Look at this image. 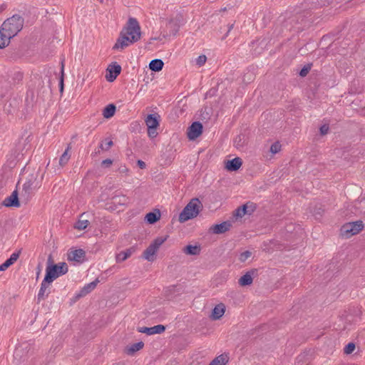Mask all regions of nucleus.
Returning a JSON list of instances; mask_svg holds the SVG:
<instances>
[{
  "label": "nucleus",
  "mask_w": 365,
  "mask_h": 365,
  "mask_svg": "<svg viewBox=\"0 0 365 365\" xmlns=\"http://www.w3.org/2000/svg\"><path fill=\"white\" fill-rule=\"evenodd\" d=\"M113 145V142L112 140H106V142L105 143V145L103 144H101L100 145V148L103 150H108L110 149V148Z\"/></svg>",
  "instance_id": "obj_40"
},
{
  "label": "nucleus",
  "mask_w": 365,
  "mask_h": 365,
  "mask_svg": "<svg viewBox=\"0 0 365 365\" xmlns=\"http://www.w3.org/2000/svg\"><path fill=\"white\" fill-rule=\"evenodd\" d=\"M89 225V222L87 220H79L75 225L74 227L79 230H85Z\"/></svg>",
  "instance_id": "obj_33"
},
{
  "label": "nucleus",
  "mask_w": 365,
  "mask_h": 365,
  "mask_svg": "<svg viewBox=\"0 0 365 365\" xmlns=\"http://www.w3.org/2000/svg\"><path fill=\"white\" fill-rule=\"evenodd\" d=\"M143 346L144 343L143 341L135 343L129 347V349H128V354L132 355L135 352L140 350Z\"/></svg>",
  "instance_id": "obj_32"
},
{
  "label": "nucleus",
  "mask_w": 365,
  "mask_h": 365,
  "mask_svg": "<svg viewBox=\"0 0 365 365\" xmlns=\"http://www.w3.org/2000/svg\"><path fill=\"white\" fill-rule=\"evenodd\" d=\"M281 149V145L279 142L274 143L270 147V152L273 154L277 153Z\"/></svg>",
  "instance_id": "obj_37"
},
{
  "label": "nucleus",
  "mask_w": 365,
  "mask_h": 365,
  "mask_svg": "<svg viewBox=\"0 0 365 365\" xmlns=\"http://www.w3.org/2000/svg\"><path fill=\"white\" fill-rule=\"evenodd\" d=\"M242 138L241 135H238L235 140V146L239 148L243 146V142H242Z\"/></svg>",
  "instance_id": "obj_42"
},
{
  "label": "nucleus",
  "mask_w": 365,
  "mask_h": 365,
  "mask_svg": "<svg viewBox=\"0 0 365 365\" xmlns=\"http://www.w3.org/2000/svg\"><path fill=\"white\" fill-rule=\"evenodd\" d=\"M3 205L8 207H19L20 202L18 191L16 190L13 191L10 196L6 197L3 201Z\"/></svg>",
  "instance_id": "obj_15"
},
{
  "label": "nucleus",
  "mask_w": 365,
  "mask_h": 365,
  "mask_svg": "<svg viewBox=\"0 0 365 365\" xmlns=\"http://www.w3.org/2000/svg\"><path fill=\"white\" fill-rule=\"evenodd\" d=\"M63 68H64V66H63V64L62 63V66H61V77H60V79H59V91L61 93H62L63 91V87H64V83H63Z\"/></svg>",
  "instance_id": "obj_38"
},
{
  "label": "nucleus",
  "mask_w": 365,
  "mask_h": 365,
  "mask_svg": "<svg viewBox=\"0 0 365 365\" xmlns=\"http://www.w3.org/2000/svg\"><path fill=\"white\" fill-rule=\"evenodd\" d=\"M116 107L113 103L106 106L103 110V115L105 118H110L115 115Z\"/></svg>",
  "instance_id": "obj_27"
},
{
  "label": "nucleus",
  "mask_w": 365,
  "mask_h": 365,
  "mask_svg": "<svg viewBox=\"0 0 365 365\" xmlns=\"http://www.w3.org/2000/svg\"><path fill=\"white\" fill-rule=\"evenodd\" d=\"M107 71L108 73L106 75V80L108 82H113L120 73L121 66L118 65L117 63H113L108 66Z\"/></svg>",
  "instance_id": "obj_12"
},
{
  "label": "nucleus",
  "mask_w": 365,
  "mask_h": 365,
  "mask_svg": "<svg viewBox=\"0 0 365 365\" xmlns=\"http://www.w3.org/2000/svg\"><path fill=\"white\" fill-rule=\"evenodd\" d=\"M364 228V223L361 220L347 222L341 229V235L349 238L358 234Z\"/></svg>",
  "instance_id": "obj_8"
},
{
  "label": "nucleus",
  "mask_w": 365,
  "mask_h": 365,
  "mask_svg": "<svg viewBox=\"0 0 365 365\" xmlns=\"http://www.w3.org/2000/svg\"><path fill=\"white\" fill-rule=\"evenodd\" d=\"M126 171H128V169H127L126 168H124L121 170V172H126Z\"/></svg>",
  "instance_id": "obj_51"
},
{
  "label": "nucleus",
  "mask_w": 365,
  "mask_h": 365,
  "mask_svg": "<svg viewBox=\"0 0 365 365\" xmlns=\"http://www.w3.org/2000/svg\"><path fill=\"white\" fill-rule=\"evenodd\" d=\"M160 116L158 113L149 114L145 119L148 128L157 129L160 125Z\"/></svg>",
  "instance_id": "obj_18"
},
{
  "label": "nucleus",
  "mask_w": 365,
  "mask_h": 365,
  "mask_svg": "<svg viewBox=\"0 0 365 365\" xmlns=\"http://www.w3.org/2000/svg\"><path fill=\"white\" fill-rule=\"evenodd\" d=\"M24 24V19L19 14H14L4 21L1 30L13 38L23 29Z\"/></svg>",
  "instance_id": "obj_4"
},
{
  "label": "nucleus",
  "mask_w": 365,
  "mask_h": 365,
  "mask_svg": "<svg viewBox=\"0 0 365 365\" xmlns=\"http://www.w3.org/2000/svg\"><path fill=\"white\" fill-rule=\"evenodd\" d=\"M136 251L135 247H131L124 251L120 252L118 253L116 257V262H122L125 260H126L128 257H130Z\"/></svg>",
  "instance_id": "obj_22"
},
{
  "label": "nucleus",
  "mask_w": 365,
  "mask_h": 365,
  "mask_svg": "<svg viewBox=\"0 0 365 365\" xmlns=\"http://www.w3.org/2000/svg\"><path fill=\"white\" fill-rule=\"evenodd\" d=\"M162 39H163V38H161L160 36H159V37H155V38H150V41H149L148 44H150V43H152V42H151L152 41H154V40H162Z\"/></svg>",
  "instance_id": "obj_47"
},
{
  "label": "nucleus",
  "mask_w": 365,
  "mask_h": 365,
  "mask_svg": "<svg viewBox=\"0 0 365 365\" xmlns=\"http://www.w3.org/2000/svg\"><path fill=\"white\" fill-rule=\"evenodd\" d=\"M140 26L138 21L136 19L130 17L128 19L126 26L120 31L113 49H124L140 40Z\"/></svg>",
  "instance_id": "obj_1"
},
{
  "label": "nucleus",
  "mask_w": 365,
  "mask_h": 365,
  "mask_svg": "<svg viewBox=\"0 0 365 365\" xmlns=\"http://www.w3.org/2000/svg\"><path fill=\"white\" fill-rule=\"evenodd\" d=\"M68 265L66 262H59L53 264L52 256L50 255L47 260V266L46 268L45 278L53 282L58 277L62 276L68 272Z\"/></svg>",
  "instance_id": "obj_3"
},
{
  "label": "nucleus",
  "mask_w": 365,
  "mask_h": 365,
  "mask_svg": "<svg viewBox=\"0 0 365 365\" xmlns=\"http://www.w3.org/2000/svg\"><path fill=\"white\" fill-rule=\"evenodd\" d=\"M12 37H10L8 33L4 32L1 29L0 31V48H4L6 46L9 45L10 42V39Z\"/></svg>",
  "instance_id": "obj_29"
},
{
  "label": "nucleus",
  "mask_w": 365,
  "mask_h": 365,
  "mask_svg": "<svg viewBox=\"0 0 365 365\" xmlns=\"http://www.w3.org/2000/svg\"><path fill=\"white\" fill-rule=\"evenodd\" d=\"M242 165V160L240 158L236 157L232 160H229L225 163V168L228 171H237Z\"/></svg>",
  "instance_id": "obj_20"
},
{
  "label": "nucleus",
  "mask_w": 365,
  "mask_h": 365,
  "mask_svg": "<svg viewBox=\"0 0 365 365\" xmlns=\"http://www.w3.org/2000/svg\"><path fill=\"white\" fill-rule=\"evenodd\" d=\"M308 11L297 12L294 15L289 16L284 21L283 26L287 30H294L297 32L303 31L307 26Z\"/></svg>",
  "instance_id": "obj_2"
},
{
  "label": "nucleus",
  "mask_w": 365,
  "mask_h": 365,
  "mask_svg": "<svg viewBox=\"0 0 365 365\" xmlns=\"http://www.w3.org/2000/svg\"><path fill=\"white\" fill-rule=\"evenodd\" d=\"M257 205L255 203L248 202L236 209L235 215L237 217H242L245 215H252L255 211Z\"/></svg>",
  "instance_id": "obj_10"
},
{
  "label": "nucleus",
  "mask_w": 365,
  "mask_h": 365,
  "mask_svg": "<svg viewBox=\"0 0 365 365\" xmlns=\"http://www.w3.org/2000/svg\"><path fill=\"white\" fill-rule=\"evenodd\" d=\"M252 255V252L249 250L242 252L239 257V260L241 262H245Z\"/></svg>",
  "instance_id": "obj_36"
},
{
  "label": "nucleus",
  "mask_w": 365,
  "mask_h": 365,
  "mask_svg": "<svg viewBox=\"0 0 365 365\" xmlns=\"http://www.w3.org/2000/svg\"><path fill=\"white\" fill-rule=\"evenodd\" d=\"M324 212V210L322 207L321 205L319 207H316L314 210V215L316 218H318L319 217L322 216Z\"/></svg>",
  "instance_id": "obj_41"
},
{
  "label": "nucleus",
  "mask_w": 365,
  "mask_h": 365,
  "mask_svg": "<svg viewBox=\"0 0 365 365\" xmlns=\"http://www.w3.org/2000/svg\"><path fill=\"white\" fill-rule=\"evenodd\" d=\"M138 332L153 335L155 334H161L165 331V327L162 324L155 325L152 327H143L138 328Z\"/></svg>",
  "instance_id": "obj_16"
},
{
  "label": "nucleus",
  "mask_w": 365,
  "mask_h": 365,
  "mask_svg": "<svg viewBox=\"0 0 365 365\" xmlns=\"http://www.w3.org/2000/svg\"><path fill=\"white\" fill-rule=\"evenodd\" d=\"M111 200L113 204L123 205L127 203L128 197L123 195H115L112 197Z\"/></svg>",
  "instance_id": "obj_30"
},
{
  "label": "nucleus",
  "mask_w": 365,
  "mask_h": 365,
  "mask_svg": "<svg viewBox=\"0 0 365 365\" xmlns=\"http://www.w3.org/2000/svg\"><path fill=\"white\" fill-rule=\"evenodd\" d=\"M329 129V128L328 125L324 124V125H322L319 129L321 135H324L327 134Z\"/></svg>",
  "instance_id": "obj_43"
},
{
  "label": "nucleus",
  "mask_w": 365,
  "mask_h": 365,
  "mask_svg": "<svg viewBox=\"0 0 365 365\" xmlns=\"http://www.w3.org/2000/svg\"><path fill=\"white\" fill-rule=\"evenodd\" d=\"M233 26H234V24L230 25L229 29H228V32H230L231 31V29H232Z\"/></svg>",
  "instance_id": "obj_49"
},
{
  "label": "nucleus",
  "mask_w": 365,
  "mask_h": 365,
  "mask_svg": "<svg viewBox=\"0 0 365 365\" xmlns=\"http://www.w3.org/2000/svg\"><path fill=\"white\" fill-rule=\"evenodd\" d=\"M228 361L227 355L221 354L215 357L209 365H225Z\"/></svg>",
  "instance_id": "obj_31"
},
{
  "label": "nucleus",
  "mask_w": 365,
  "mask_h": 365,
  "mask_svg": "<svg viewBox=\"0 0 365 365\" xmlns=\"http://www.w3.org/2000/svg\"><path fill=\"white\" fill-rule=\"evenodd\" d=\"M202 207V202L199 199H192L180 213L179 221L180 222H185L197 217Z\"/></svg>",
  "instance_id": "obj_5"
},
{
  "label": "nucleus",
  "mask_w": 365,
  "mask_h": 365,
  "mask_svg": "<svg viewBox=\"0 0 365 365\" xmlns=\"http://www.w3.org/2000/svg\"><path fill=\"white\" fill-rule=\"evenodd\" d=\"M356 348L355 344L353 342H349L348 344H346L344 349V352L346 354H351Z\"/></svg>",
  "instance_id": "obj_35"
},
{
  "label": "nucleus",
  "mask_w": 365,
  "mask_h": 365,
  "mask_svg": "<svg viewBox=\"0 0 365 365\" xmlns=\"http://www.w3.org/2000/svg\"><path fill=\"white\" fill-rule=\"evenodd\" d=\"M137 165H138V167L140 168V169H145L146 168V164L145 162H143V160H138L137 161Z\"/></svg>",
  "instance_id": "obj_46"
},
{
  "label": "nucleus",
  "mask_w": 365,
  "mask_h": 365,
  "mask_svg": "<svg viewBox=\"0 0 365 365\" xmlns=\"http://www.w3.org/2000/svg\"><path fill=\"white\" fill-rule=\"evenodd\" d=\"M312 66V63H308V64L304 66V67L300 70L299 75L301 77H305L310 71Z\"/></svg>",
  "instance_id": "obj_34"
},
{
  "label": "nucleus",
  "mask_w": 365,
  "mask_h": 365,
  "mask_svg": "<svg viewBox=\"0 0 365 365\" xmlns=\"http://www.w3.org/2000/svg\"><path fill=\"white\" fill-rule=\"evenodd\" d=\"M71 149V144H68L66 149L63 152V153L61 155L58 163L61 167H63L68 162V160L71 158V155L68 154V151Z\"/></svg>",
  "instance_id": "obj_28"
},
{
  "label": "nucleus",
  "mask_w": 365,
  "mask_h": 365,
  "mask_svg": "<svg viewBox=\"0 0 365 365\" xmlns=\"http://www.w3.org/2000/svg\"><path fill=\"white\" fill-rule=\"evenodd\" d=\"M86 259V252L82 249L72 250L68 253V260L83 263Z\"/></svg>",
  "instance_id": "obj_13"
},
{
  "label": "nucleus",
  "mask_w": 365,
  "mask_h": 365,
  "mask_svg": "<svg viewBox=\"0 0 365 365\" xmlns=\"http://www.w3.org/2000/svg\"><path fill=\"white\" fill-rule=\"evenodd\" d=\"M160 218V212L157 210L155 212H150L145 215V220L148 223L153 225L157 222Z\"/></svg>",
  "instance_id": "obj_24"
},
{
  "label": "nucleus",
  "mask_w": 365,
  "mask_h": 365,
  "mask_svg": "<svg viewBox=\"0 0 365 365\" xmlns=\"http://www.w3.org/2000/svg\"><path fill=\"white\" fill-rule=\"evenodd\" d=\"M257 274V269H252L250 271L247 272L244 275H242L238 281V283L242 287L249 286L252 284L253 277Z\"/></svg>",
  "instance_id": "obj_14"
},
{
  "label": "nucleus",
  "mask_w": 365,
  "mask_h": 365,
  "mask_svg": "<svg viewBox=\"0 0 365 365\" xmlns=\"http://www.w3.org/2000/svg\"><path fill=\"white\" fill-rule=\"evenodd\" d=\"M183 252L187 255H198L201 252V247L198 245H188L183 248Z\"/></svg>",
  "instance_id": "obj_25"
},
{
  "label": "nucleus",
  "mask_w": 365,
  "mask_h": 365,
  "mask_svg": "<svg viewBox=\"0 0 365 365\" xmlns=\"http://www.w3.org/2000/svg\"><path fill=\"white\" fill-rule=\"evenodd\" d=\"M51 282L49 280H46V278L44 277L43 280L42 281L41 284V287L38 291V295H37V301L38 303H39L41 301L46 299L48 294L51 293Z\"/></svg>",
  "instance_id": "obj_11"
},
{
  "label": "nucleus",
  "mask_w": 365,
  "mask_h": 365,
  "mask_svg": "<svg viewBox=\"0 0 365 365\" xmlns=\"http://www.w3.org/2000/svg\"><path fill=\"white\" fill-rule=\"evenodd\" d=\"M203 125L200 121L193 122L187 130V135L189 140H193L202 133Z\"/></svg>",
  "instance_id": "obj_9"
},
{
  "label": "nucleus",
  "mask_w": 365,
  "mask_h": 365,
  "mask_svg": "<svg viewBox=\"0 0 365 365\" xmlns=\"http://www.w3.org/2000/svg\"><path fill=\"white\" fill-rule=\"evenodd\" d=\"M113 163V160H110V159H106V160H103L101 163V165L102 166L105 167V168H108L110 167Z\"/></svg>",
  "instance_id": "obj_45"
},
{
  "label": "nucleus",
  "mask_w": 365,
  "mask_h": 365,
  "mask_svg": "<svg viewBox=\"0 0 365 365\" xmlns=\"http://www.w3.org/2000/svg\"><path fill=\"white\" fill-rule=\"evenodd\" d=\"M36 178L33 175H30L23 185L22 192L21 193V200L24 203H27L31 198L34 191L36 190Z\"/></svg>",
  "instance_id": "obj_7"
},
{
  "label": "nucleus",
  "mask_w": 365,
  "mask_h": 365,
  "mask_svg": "<svg viewBox=\"0 0 365 365\" xmlns=\"http://www.w3.org/2000/svg\"><path fill=\"white\" fill-rule=\"evenodd\" d=\"M99 282L98 279H96L94 281L86 284L81 291L76 294V298L79 299L81 297H85L88 294H89L91 291H93L96 287L97 286L98 283Z\"/></svg>",
  "instance_id": "obj_19"
},
{
  "label": "nucleus",
  "mask_w": 365,
  "mask_h": 365,
  "mask_svg": "<svg viewBox=\"0 0 365 365\" xmlns=\"http://www.w3.org/2000/svg\"><path fill=\"white\" fill-rule=\"evenodd\" d=\"M19 257V252H14L10 257L7 259L3 264L0 265V271L3 272L12 265Z\"/></svg>",
  "instance_id": "obj_23"
},
{
  "label": "nucleus",
  "mask_w": 365,
  "mask_h": 365,
  "mask_svg": "<svg viewBox=\"0 0 365 365\" xmlns=\"http://www.w3.org/2000/svg\"><path fill=\"white\" fill-rule=\"evenodd\" d=\"M168 237H158L155 238L150 245L144 250L143 257L148 262L155 260V255L160 247L166 241Z\"/></svg>",
  "instance_id": "obj_6"
},
{
  "label": "nucleus",
  "mask_w": 365,
  "mask_h": 365,
  "mask_svg": "<svg viewBox=\"0 0 365 365\" xmlns=\"http://www.w3.org/2000/svg\"><path fill=\"white\" fill-rule=\"evenodd\" d=\"M225 305L222 303L217 304L212 311L211 318L213 320L220 319L225 314Z\"/></svg>",
  "instance_id": "obj_21"
},
{
  "label": "nucleus",
  "mask_w": 365,
  "mask_h": 365,
  "mask_svg": "<svg viewBox=\"0 0 365 365\" xmlns=\"http://www.w3.org/2000/svg\"><path fill=\"white\" fill-rule=\"evenodd\" d=\"M164 66V63L161 59H153L149 63V68L152 71L159 72L160 71Z\"/></svg>",
  "instance_id": "obj_26"
},
{
  "label": "nucleus",
  "mask_w": 365,
  "mask_h": 365,
  "mask_svg": "<svg viewBox=\"0 0 365 365\" xmlns=\"http://www.w3.org/2000/svg\"><path fill=\"white\" fill-rule=\"evenodd\" d=\"M232 227V222L230 221H225L220 224H215L212 225L210 230L214 234H223L225 232L230 230Z\"/></svg>",
  "instance_id": "obj_17"
},
{
  "label": "nucleus",
  "mask_w": 365,
  "mask_h": 365,
  "mask_svg": "<svg viewBox=\"0 0 365 365\" xmlns=\"http://www.w3.org/2000/svg\"><path fill=\"white\" fill-rule=\"evenodd\" d=\"M156 130L157 129H151V128H148V135L150 138H154L157 136L158 135V133L156 132Z\"/></svg>",
  "instance_id": "obj_44"
},
{
  "label": "nucleus",
  "mask_w": 365,
  "mask_h": 365,
  "mask_svg": "<svg viewBox=\"0 0 365 365\" xmlns=\"http://www.w3.org/2000/svg\"><path fill=\"white\" fill-rule=\"evenodd\" d=\"M207 60V57L205 55H200L196 58V64L199 66H203Z\"/></svg>",
  "instance_id": "obj_39"
},
{
  "label": "nucleus",
  "mask_w": 365,
  "mask_h": 365,
  "mask_svg": "<svg viewBox=\"0 0 365 365\" xmlns=\"http://www.w3.org/2000/svg\"><path fill=\"white\" fill-rule=\"evenodd\" d=\"M40 271H41V270L39 269V270L37 272V277L39 275V274H40Z\"/></svg>",
  "instance_id": "obj_52"
},
{
  "label": "nucleus",
  "mask_w": 365,
  "mask_h": 365,
  "mask_svg": "<svg viewBox=\"0 0 365 365\" xmlns=\"http://www.w3.org/2000/svg\"><path fill=\"white\" fill-rule=\"evenodd\" d=\"M4 9H5V5H4V4H3V5H1V6H0V11H2V10H4Z\"/></svg>",
  "instance_id": "obj_50"
},
{
  "label": "nucleus",
  "mask_w": 365,
  "mask_h": 365,
  "mask_svg": "<svg viewBox=\"0 0 365 365\" xmlns=\"http://www.w3.org/2000/svg\"><path fill=\"white\" fill-rule=\"evenodd\" d=\"M20 351H21V350H19V349H16L14 351V356L16 357V356H19Z\"/></svg>",
  "instance_id": "obj_48"
}]
</instances>
